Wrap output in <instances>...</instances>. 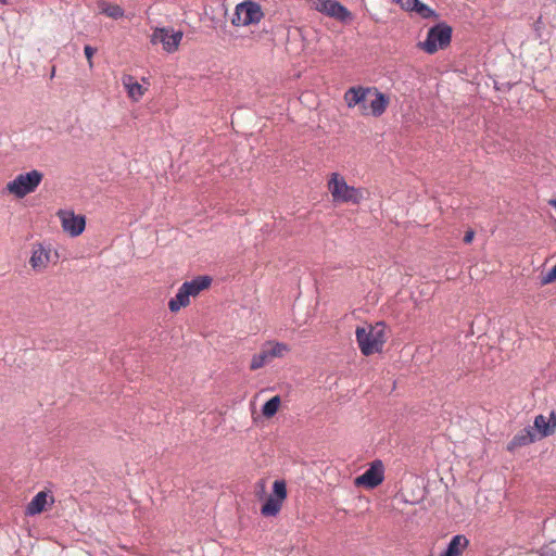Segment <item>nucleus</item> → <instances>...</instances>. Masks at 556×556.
Here are the masks:
<instances>
[{
  "instance_id": "11",
  "label": "nucleus",
  "mask_w": 556,
  "mask_h": 556,
  "mask_svg": "<svg viewBox=\"0 0 556 556\" xmlns=\"http://www.w3.org/2000/svg\"><path fill=\"white\" fill-rule=\"evenodd\" d=\"M369 333L370 331L365 327H357L355 331L357 344L365 356L381 352L378 344L375 343L374 338L369 336Z\"/></svg>"
},
{
  "instance_id": "32",
  "label": "nucleus",
  "mask_w": 556,
  "mask_h": 556,
  "mask_svg": "<svg viewBox=\"0 0 556 556\" xmlns=\"http://www.w3.org/2000/svg\"><path fill=\"white\" fill-rule=\"evenodd\" d=\"M505 87H506V89H507V90H509V89H511V87H513V84H510V83H507V84L505 85Z\"/></svg>"
},
{
  "instance_id": "34",
  "label": "nucleus",
  "mask_w": 556,
  "mask_h": 556,
  "mask_svg": "<svg viewBox=\"0 0 556 556\" xmlns=\"http://www.w3.org/2000/svg\"><path fill=\"white\" fill-rule=\"evenodd\" d=\"M495 89L501 90V88L497 86L496 83H495Z\"/></svg>"
},
{
  "instance_id": "1",
  "label": "nucleus",
  "mask_w": 556,
  "mask_h": 556,
  "mask_svg": "<svg viewBox=\"0 0 556 556\" xmlns=\"http://www.w3.org/2000/svg\"><path fill=\"white\" fill-rule=\"evenodd\" d=\"M328 189L333 202L359 204L364 199L362 189L349 186L338 173H333L328 181Z\"/></svg>"
},
{
  "instance_id": "25",
  "label": "nucleus",
  "mask_w": 556,
  "mask_h": 556,
  "mask_svg": "<svg viewBox=\"0 0 556 556\" xmlns=\"http://www.w3.org/2000/svg\"><path fill=\"white\" fill-rule=\"evenodd\" d=\"M265 350L270 359H273L275 357H281L285 352L289 351V348L285 343L276 342L270 344V346L265 348Z\"/></svg>"
},
{
  "instance_id": "31",
  "label": "nucleus",
  "mask_w": 556,
  "mask_h": 556,
  "mask_svg": "<svg viewBox=\"0 0 556 556\" xmlns=\"http://www.w3.org/2000/svg\"><path fill=\"white\" fill-rule=\"evenodd\" d=\"M549 426L553 427L554 432L556 431V410H552L549 414V418L547 419Z\"/></svg>"
},
{
  "instance_id": "28",
  "label": "nucleus",
  "mask_w": 556,
  "mask_h": 556,
  "mask_svg": "<svg viewBox=\"0 0 556 556\" xmlns=\"http://www.w3.org/2000/svg\"><path fill=\"white\" fill-rule=\"evenodd\" d=\"M96 52H97V49L89 45L84 47V53H85L86 59L88 60L89 67L93 66L92 58Z\"/></svg>"
},
{
  "instance_id": "2",
  "label": "nucleus",
  "mask_w": 556,
  "mask_h": 556,
  "mask_svg": "<svg viewBox=\"0 0 556 556\" xmlns=\"http://www.w3.org/2000/svg\"><path fill=\"white\" fill-rule=\"evenodd\" d=\"M453 28L444 22L438 23L429 28L425 41L417 43V47L434 54L439 49H445L452 40Z\"/></svg>"
},
{
  "instance_id": "7",
  "label": "nucleus",
  "mask_w": 556,
  "mask_h": 556,
  "mask_svg": "<svg viewBox=\"0 0 556 556\" xmlns=\"http://www.w3.org/2000/svg\"><path fill=\"white\" fill-rule=\"evenodd\" d=\"M383 479L384 466L381 460L376 459L363 475L355 478V485L375 489L382 483Z\"/></svg>"
},
{
  "instance_id": "15",
  "label": "nucleus",
  "mask_w": 556,
  "mask_h": 556,
  "mask_svg": "<svg viewBox=\"0 0 556 556\" xmlns=\"http://www.w3.org/2000/svg\"><path fill=\"white\" fill-rule=\"evenodd\" d=\"M212 283L210 276H198L190 281L182 283L190 296H197L201 291L207 289Z\"/></svg>"
},
{
  "instance_id": "13",
  "label": "nucleus",
  "mask_w": 556,
  "mask_h": 556,
  "mask_svg": "<svg viewBox=\"0 0 556 556\" xmlns=\"http://www.w3.org/2000/svg\"><path fill=\"white\" fill-rule=\"evenodd\" d=\"M468 545L469 540L465 535L456 534L451 539L440 556H459Z\"/></svg>"
},
{
  "instance_id": "26",
  "label": "nucleus",
  "mask_w": 556,
  "mask_h": 556,
  "mask_svg": "<svg viewBox=\"0 0 556 556\" xmlns=\"http://www.w3.org/2000/svg\"><path fill=\"white\" fill-rule=\"evenodd\" d=\"M414 12L418 13L422 18H435L438 17L437 12L426 3L418 1Z\"/></svg>"
},
{
  "instance_id": "8",
  "label": "nucleus",
  "mask_w": 556,
  "mask_h": 556,
  "mask_svg": "<svg viewBox=\"0 0 556 556\" xmlns=\"http://www.w3.org/2000/svg\"><path fill=\"white\" fill-rule=\"evenodd\" d=\"M181 39V31H173L165 27L156 28L151 36V42L153 45L162 43L163 49L168 53L177 50Z\"/></svg>"
},
{
  "instance_id": "18",
  "label": "nucleus",
  "mask_w": 556,
  "mask_h": 556,
  "mask_svg": "<svg viewBox=\"0 0 556 556\" xmlns=\"http://www.w3.org/2000/svg\"><path fill=\"white\" fill-rule=\"evenodd\" d=\"M190 303V295L181 285L176 295L169 300L168 308L170 312L176 313L181 307L187 306Z\"/></svg>"
},
{
  "instance_id": "14",
  "label": "nucleus",
  "mask_w": 556,
  "mask_h": 556,
  "mask_svg": "<svg viewBox=\"0 0 556 556\" xmlns=\"http://www.w3.org/2000/svg\"><path fill=\"white\" fill-rule=\"evenodd\" d=\"M371 89H372L371 93H374L375 99L371 100V102L369 104L370 113L372 116L379 117L386 112V110L389 105L390 99L387 94L379 91L377 88H371Z\"/></svg>"
},
{
  "instance_id": "23",
  "label": "nucleus",
  "mask_w": 556,
  "mask_h": 556,
  "mask_svg": "<svg viewBox=\"0 0 556 556\" xmlns=\"http://www.w3.org/2000/svg\"><path fill=\"white\" fill-rule=\"evenodd\" d=\"M280 403H281V399L279 395H275L271 399H269L268 401H266L264 403V405L262 406L263 416H265L266 418L274 417L279 409Z\"/></svg>"
},
{
  "instance_id": "17",
  "label": "nucleus",
  "mask_w": 556,
  "mask_h": 556,
  "mask_svg": "<svg viewBox=\"0 0 556 556\" xmlns=\"http://www.w3.org/2000/svg\"><path fill=\"white\" fill-rule=\"evenodd\" d=\"M47 504V493L41 491L38 492L26 506V515L35 516L45 510Z\"/></svg>"
},
{
  "instance_id": "30",
  "label": "nucleus",
  "mask_w": 556,
  "mask_h": 556,
  "mask_svg": "<svg viewBox=\"0 0 556 556\" xmlns=\"http://www.w3.org/2000/svg\"><path fill=\"white\" fill-rule=\"evenodd\" d=\"M473 238H475V231L472 229H470V230L466 231L463 241L466 244H469L472 242Z\"/></svg>"
},
{
  "instance_id": "9",
  "label": "nucleus",
  "mask_w": 556,
  "mask_h": 556,
  "mask_svg": "<svg viewBox=\"0 0 556 556\" xmlns=\"http://www.w3.org/2000/svg\"><path fill=\"white\" fill-rule=\"evenodd\" d=\"M58 216L61 219L63 230L72 237H77L85 230L86 218L84 215H76L73 211L60 210Z\"/></svg>"
},
{
  "instance_id": "6",
  "label": "nucleus",
  "mask_w": 556,
  "mask_h": 556,
  "mask_svg": "<svg viewBox=\"0 0 556 556\" xmlns=\"http://www.w3.org/2000/svg\"><path fill=\"white\" fill-rule=\"evenodd\" d=\"M312 8L341 23L352 20V13L337 0H311Z\"/></svg>"
},
{
  "instance_id": "21",
  "label": "nucleus",
  "mask_w": 556,
  "mask_h": 556,
  "mask_svg": "<svg viewBox=\"0 0 556 556\" xmlns=\"http://www.w3.org/2000/svg\"><path fill=\"white\" fill-rule=\"evenodd\" d=\"M98 5L102 14H105L113 20H118L124 16V10L118 4H111L104 0H101L99 1Z\"/></svg>"
},
{
  "instance_id": "19",
  "label": "nucleus",
  "mask_w": 556,
  "mask_h": 556,
  "mask_svg": "<svg viewBox=\"0 0 556 556\" xmlns=\"http://www.w3.org/2000/svg\"><path fill=\"white\" fill-rule=\"evenodd\" d=\"M386 328L387 325L384 321H378L367 328L370 331L369 336L374 338L375 343L378 344L380 351H382V348L387 341Z\"/></svg>"
},
{
  "instance_id": "16",
  "label": "nucleus",
  "mask_w": 556,
  "mask_h": 556,
  "mask_svg": "<svg viewBox=\"0 0 556 556\" xmlns=\"http://www.w3.org/2000/svg\"><path fill=\"white\" fill-rule=\"evenodd\" d=\"M29 263L35 270L43 269L49 263V251L42 244L35 245Z\"/></svg>"
},
{
  "instance_id": "27",
  "label": "nucleus",
  "mask_w": 556,
  "mask_h": 556,
  "mask_svg": "<svg viewBox=\"0 0 556 556\" xmlns=\"http://www.w3.org/2000/svg\"><path fill=\"white\" fill-rule=\"evenodd\" d=\"M419 0H396L402 9L406 11H414Z\"/></svg>"
},
{
  "instance_id": "4",
  "label": "nucleus",
  "mask_w": 556,
  "mask_h": 556,
  "mask_svg": "<svg viewBox=\"0 0 556 556\" xmlns=\"http://www.w3.org/2000/svg\"><path fill=\"white\" fill-rule=\"evenodd\" d=\"M263 17L262 7L257 2L248 0L236 5L231 24L233 26H248L260 23Z\"/></svg>"
},
{
  "instance_id": "24",
  "label": "nucleus",
  "mask_w": 556,
  "mask_h": 556,
  "mask_svg": "<svg viewBox=\"0 0 556 556\" xmlns=\"http://www.w3.org/2000/svg\"><path fill=\"white\" fill-rule=\"evenodd\" d=\"M271 359L269 355H267L265 348L257 354H254L251 363H250V369L256 370L262 367H264L267 363H269Z\"/></svg>"
},
{
  "instance_id": "12",
  "label": "nucleus",
  "mask_w": 556,
  "mask_h": 556,
  "mask_svg": "<svg viewBox=\"0 0 556 556\" xmlns=\"http://www.w3.org/2000/svg\"><path fill=\"white\" fill-rule=\"evenodd\" d=\"M538 440V434L531 426L517 432L507 444V451L514 452L518 447L529 445Z\"/></svg>"
},
{
  "instance_id": "10",
  "label": "nucleus",
  "mask_w": 556,
  "mask_h": 556,
  "mask_svg": "<svg viewBox=\"0 0 556 556\" xmlns=\"http://www.w3.org/2000/svg\"><path fill=\"white\" fill-rule=\"evenodd\" d=\"M372 89L367 87L364 88L362 86L358 87H351L346 90L344 94V100L346 102V105L349 108H354L356 105L359 106L362 114L367 115L368 114V106L366 104V97L367 94L371 93Z\"/></svg>"
},
{
  "instance_id": "5",
  "label": "nucleus",
  "mask_w": 556,
  "mask_h": 556,
  "mask_svg": "<svg viewBox=\"0 0 556 556\" xmlns=\"http://www.w3.org/2000/svg\"><path fill=\"white\" fill-rule=\"evenodd\" d=\"M287 495L286 482L283 480H275L273 484V494L269 495L262 505L261 514L265 517H275L278 515Z\"/></svg>"
},
{
  "instance_id": "22",
  "label": "nucleus",
  "mask_w": 556,
  "mask_h": 556,
  "mask_svg": "<svg viewBox=\"0 0 556 556\" xmlns=\"http://www.w3.org/2000/svg\"><path fill=\"white\" fill-rule=\"evenodd\" d=\"M123 84L127 88L129 97L134 100H138L143 96V87L136 81L132 76H125L123 78Z\"/></svg>"
},
{
  "instance_id": "33",
  "label": "nucleus",
  "mask_w": 556,
  "mask_h": 556,
  "mask_svg": "<svg viewBox=\"0 0 556 556\" xmlns=\"http://www.w3.org/2000/svg\"><path fill=\"white\" fill-rule=\"evenodd\" d=\"M9 0H0V4H7Z\"/></svg>"
},
{
  "instance_id": "20",
  "label": "nucleus",
  "mask_w": 556,
  "mask_h": 556,
  "mask_svg": "<svg viewBox=\"0 0 556 556\" xmlns=\"http://www.w3.org/2000/svg\"><path fill=\"white\" fill-rule=\"evenodd\" d=\"M532 428L536 432L538 439L546 438L554 433L553 427L549 426L548 420L543 415L535 416Z\"/></svg>"
},
{
  "instance_id": "29",
  "label": "nucleus",
  "mask_w": 556,
  "mask_h": 556,
  "mask_svg": "<svg viewBox=\"0 0 556 556\" xmlns=\"http://www.w3.org/2000/svg\"><path fill=\"white\" fill-rule=\"evenodd\" d=\"M556 280V264L547 271V274L543 277L542 282L544 285L551 283Z\"/></svg>"
},
{
  "instance_id": "3",
  "label": "nucleus",
  "mask_w": 556,
  "mask_h": 556,
  "mask_svg": "<svg viewBox=\"0 0 556 556\" xmlns=\"http://www.w3.org/2000/svg\"><path fill=\"white\" fill-rule=\"evenodd\" d=\"M43 174L37 169L17 175L12 181L7 184L9 193L18 199L34 192L42 181Z\"/></svg>"
}]
</instances>
